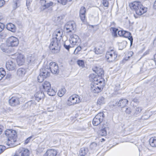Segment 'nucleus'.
<instances>
[{
    "label": "nucleus",
    "instance_id": "nucleus-50",
    "mask_svg": "<svg viewBox=\"0 0 156 156\" xmlns=\"http://www.w3.org/2000/svg\"><path fill=\"white\" fill-rule=\"evenodd\" d=\"M1 17L0 16V19ZM5 25L4 24L0 22V32H2L4 28Z\"/></svg>",
    "mask_w": 156,
    "mask_h": 156
},
{
    "label": "nucleus",
    "instance_id": "nucleus-2",
    "mask_svg": "<svg viewBox=\"0 0 156 156\" xmlns=\"http://www.w3.org/2000/svg\"><path fill=\"white\" fill-rule=\"evenodd\" d=\"M117 55V52L112 48H110L106 52L105 57L108 62H112L118 60Z\"/></svg>",
    "mask_w": 156,
    "mask_h": 156
},
{
    "label": "nucleus",
    "instance_id": "nucleus-35",
    "mask_svg": "<svg viewBox=\"0 0 156 156\" xmlns=\"http://www.w3.org/2000/svg\"><path fill=\"white\" fill-rule=\"evenodd\" d=\"M66 90L64 88L60 89L58 92V95L60 97L62 96L66 93Z\"/></svg>",
    "mask_w": 156,
    "mask_h": 156
},
{
    "label": "nucleus",
    "instance_id": "nucleus-16",
    "mask_svg": "<svg viewBox=\"0 0 156 156\" xmlns=\"http://www.w3.org/2000/svg\"><path fill=\"white\" fill-rule=\"evenodd\" d=\"M50 71L48 67L46 66L40 69V74L44 76V77H47L50 75Z\"/></svg>",
    "mask_w": 156,
    "mask_h": 156
},
{
    "label": "nucleus",
    "instance_id": "nucleus-28",
    "mask_svg": "<svg viewBox=\"0 0 156 156\" xmlns=\"http://www.w3.org/2000/svg\"><path fill=\"white\" fill-rule=\"evenodd\" d=\"M7 29L13 32H14L16 31V27L14 24L11 23H8L6 26Z\"/></svg>",
    "mask_w": 156,
    "mask_h": 156
},
{
    "label": "nucleus",
    "instance_id": "nucleus-19",
    "mask_svg": "<svg viewBox=\"0 0 156 156\" xmlns=\"http://www.w3.org/2000/svg\"><path fill=\"white\" fill-rule=\"evenodd\" d=\"M65 27L67 32H71L72 30H74L75 27V24L73 22H69L66 24Z\"/></svg>",
    "mask_w": 156,
    "mask_h": 156
},
{
    "label": "nucleus",
    "instance_id": "nucleus-20",
    "mask_svg": "<svg viewBox=\"0 0 156 156\" xmlns=\"http://www.w3.org/2000/svg\"><path fill=\"white\" fill-rule=\"evenodd\" d=\"M27 61L30 65H33L37 63V59L34 55L30 54L27 56Z\"/></svg>",
    "mask_w": 156,
    "mask_h": 156
},
{
    "label": "nucleus",
    "instance_id": "nucleus-17",
    "mask_svg": "<svg viewBox=\"0 0 156 156\" xmlns=\"http://www.w3.org/2000/svg\"><path fill=\"white\" fill-rule=\"evenodd\" d=\"M9 105L12 106H15L20 104L19 98L17 97H12L9 99Z\"/></svg>",
    "mask_w": 156,
    "mask_h": 156
},
{
    "label": "nucleus",
    "instance_id": "nucleus-54",
    "mask_svg": "<svg viewBox=\"0 0 156 156\" xmlns=\"http://www.w3.org/2000/svg\"><path fill=\"white\" fill-rule=\"evenodd\" d=\"M32 136H31L28 138L25 141V144H27L29 142L30 140L32 138Z\"/></svg>",
    "mask_w": 156,
    "mask_h": 156
},
{
    "label": "nucleus",
    "instance_id": "nucleus-45",
    "mask_svg": "<svg viewBox=\"0 0 156 156\" xmlns=\"http://www.w3.org/2000/svg\"><path fill=\"white\" fill-rule=\"evenodd\" d=\"M46 2H47L46 0H40V3L42 6L41 8L42 10V9L44 8V6L46 5Z\"/></svg>",
    "mask_w": 156,
    "mask_h": 156
},
{
    "label": "nucleus",
    "instance_id": "nucleus-47",
    "mask_svg": "<svg viewBox=\"0 0 156 156\" xmlns=\"http://www.w3.org/2000/svg\"><path fill=\"white\" fill-rule=\"evenodd\" d=\"M26 5L28 9L29 8L31 2H32V0H26Z\"/></svg>",
    "mask_w": 156,
    "mask_h": 156
},
{
    "label": "nucleus",
    "instance_id": "nucleus-25",
    "mask_svg": "<svg viewBox=\"0 0 156 156\" xmlns=\"http://www.w3.org/2000/svg\"><path fill=\"white\" fill-rule=\"evenodd\" d=\"M57 154V151L55 149H49L47 150L43 156H56Z\"/></svg>",
    "mask_w": 156,
    "mask_h": 156
},
{
    "label": "nucleus",
    "instance_id": "nucleus-30",
    "mask_svg": "<svg viewBox=\"0 0 156 156\" xmlns=\"http://www.w3.org/2000/svg\"><path fill=\"white\" fill-rule=\"evenodd\" d=\"M26 72V71L25 69L20 68L17 70V74L20 77H22L24 76Z\"/></svg>",
    "mask_w": 156,
    "mask_h": 156
},
{
    "label": "nucleus",
    "instance_id": "nucleus-22",
    "mask_svg": "<svg viewBox=\"0 0 156 156\" xmlns=\"http://www.w3.org/2000/svg\"><path fill=\"white\" fill-rule=\"evenodd\" d=\"M102 129L99 131L98 134L99 136H104L107 135V129H108L107 125L105 123L104 124H103Z\"/></svg>",
    "mask_w": 156,
    "mask_h": 156
},
{
    "label": "nucleus",
    "instance_id": "nucleus-36",
    "mask_svg": "<svg viewBox=\"0 0 156 156\" xmlns=\"http://www.w3.org/2000/svg\"><path fill=\"white\" fill-rule=\"evenodd\" d=\"M6 72L5 70L2 68L0 69V80L6 75Z\"/></svg>",
    "mask_w": 156,
    "mask_h": 156
},
{
    "label": "nucleus",
    "instance_id": "nucleus-64",
    "mask_svg": "<svg viewBox=\"0 0 156 156\" xmlns=\"http://www.w3.org/2000/svg\"><path fill=\"white\" fill-rule=\"evenodd\" d=\"M14 156H20L19 155H18L17 154H16V155H14Z\"/></svg>",
    "mask_w": 156,
    "mask_h": 156
},
{
    "label": "nucleus",
    "instance_id": "nucleus-61",
    "mask_svg": "<svg viewBox=\"0 0 156 156\" xmlns=\"http://www.w3.org/2000/svg\"><path fill=\"white\" fill-rule=\"evenodd\" d=\"M69 41H66L64 43V44H66L67 45H69Z\"/></svg>",
    "mask_w": 156,
    "mask_h": 156
},
{
    "label": "nucleus",
    "instance_id": "nucleus-3",
    "mask_svg": "<svg viewBox=\"0 0 156 156\" xmlns=\"http://www.w3.org/2000/svg\"><path fill=\"white\" fill-rule=\"evenodd\" d=\"M60 41L52 38L51 40L49 48L51 50V52L53 54L58 53L60 51V46L59 45Z\"/></svg>",
    "mask_w": 156,
    "mask_h": 156
},
{
    "label": "nucleus",
    "instance_id": "nucleus-46",
    "mask_svg": "<svg viewBox=\"0 0 156 156\" xmlns=\"http://www.w3.org/2000/svg\"><path fill=\"white\" fill-rule=\"evenodd\" d=\"M6 149V147L4 146L0 145V154L3 152Z\"/></svg>",
    "mask_w": 156,
    "mask_h": 156
},
{
    "label": "nucleus",
    "instance_id": "nucleus-44",
    "mask_svg": "<svg viewBox=\"0 0 156 156\" xmlns=\"http://www.w3.org/2000/svg\"><path fill=\"white\" fill-rule=\"evenodd\" d=\"M77 63L80 66L83 67L84 66V62L82 60H78L77 61Z\"/></svg>",
    "mask_w": 156,
    "mask_h": 156
},
{
    "label": "nucleus",
    "instance_id": "nucleus-41",
    "mask_svg": "<svg viewBox=\"0 0 156 156\" xmlns=\"http://www.w3.org/2000/svg\"><path fill=\"white\" fill-rule=\"evenodd\" d=\"M72 0H58V2L62 5H65L67 2H70Z\"/></svg>",
    "mask_w": 156,
    "mask_h": 156
},
{
    "label": "nucleus",
    "instance_id": "nucleus-48",
    "mask_svg": "<svg viewBox=\"0 0 156 156\" xmlns=\"http://www.w3.org/2000/svg\"><path fill=\"white\" fill-rule=\"evenodd\" d=\"M95 52L96 54H101L102 52V50L100 49L99 48H95Z\"/></svg>",
    "mask_w": 156,
    "mask_h": 156
},
{
    "label": "nucleus",
    "instance_id": "nucleus-40",
    "mask_svg": "<svg viewBox=\"0 0 156 156\" xmlns=\"http://www.w3.org/2000/svg\"><path fill=\"white\" fill-rule=\"evenodd\" d=\"M17 62L19 65L21 66L23 65L24 62V60L23 58H22L21 59L18 58L17 59Z\"/></svg>",
    "mask_w": 156,
    "mask_h": 156
},
{
    "label": "nucleus",
    "instance_id": "nucleus-8",
    "mask_svg": "<svg viewBox=\"0 0 156 156\" xmlns=\"http://www.w3.org/2000/svg\"><path fill=\"white\" fill-rule=\"evenodd\" d=\"M6 43L9 45L11 47H16L18 46L19 42L18 38L12 36L7 39Z\"/></svg>",
    "mask_w": 156,
    "mask_h": 156
},
{
    "label": "nucleus",
    "instance_id": "nucleus-57",
    "mask_svg": "<svg viewBox=\"0 0 156 156\" xmlns=\"http://www.w3.org/2000/svg\"><path fill=\"white\" fill-rule=\"evenodd\" d=\"M112 29L114 34H116L118 30V29L115 28H112Z\"/></svg>",
    "mask_w": 156,
    "mask_h": 156
},
{
    "label": "nucleus",
    "instance_id": "nucleus-49",
    "mask_svg": "<svg viewBox=\"0 0 156 156\" xmlns=\"http://www.w3.org/2000/svg\"><path fill=\"white\" fill-rule=\"evenodd\" d=\"M80 16L82 21L84 22L85 19V14H80Z\"/></svg>",
    "mask_w": 156,
    "mask_h": 156
},
{
    "label": "nucleus",
    "instance_id": "nucleus-9",
    "mask_svg": "<svg viewBox=\"0 0 156 156\" xmlns=\"http://www.w3.org/2000/svg\"><path fill=\"white\" fill-rule=\"evenodd\" d=\"M15 136L14 135L8 138L7 141L6 142L7 145L11 147H14L17 145V144H15L16 141V136Z\"/></svg>",
    "mask_w": 156,
    "mask_h": 156
},
{
    "label": "nucleus",
    "instance_id": "nucleus-1",
    "mask_svg": "<svg viewBox=\"0 0 156 156\" xmlns=\"http://www.w3.org/2000/svg\"><path fill=\"white\" fill-rule=\"evenodd\" d=\"M129 6L130 8L139 15H141L147 11V8L144 7L139 2H134L131 3Z\"/></svg>",
    "mask_w": 156,
    "mask_h": 156
},
{
    "label": "nucleus",
    "instance_id": "nucleus-51",
    "mask_svg": "<svg viewBox=\"0 0 156 156\" xmlns=\"http://www.w3.org/2000/svg\"><path fill=\"white\" fill-rule=\"evenodd\" d=\"M132 111H131L130 108H127L126 109V110H125V112L126 114H130L131 112H132Z\"/></svg>",
    "mask_w": 156,
    "mask_h": 156
},
{
    "label": "nucleus",
    "instance_id": "nucleus-27",
    "mask_svg": "<svg viewBox=\"0 0 156 156\" xmlns=\"http://www.w3.org/2000/svg\"><path fill=\"white\" fill-rule=\"evenodd\" d=\"M5 134L8 137L12 136L13 135L16 136V130L12 129H7L5 131Z\"/></svg>",
    "mask_w": 156,
    "mask_h": 156
},
{
    "label": "nucleus",
    "instance_id": "nucleus-43",
    "mask_svg": "<svg viewBox=\"0 0 156 156\" xmlns=\"http://www.w3.org/2000/svg\"><path fill=\"white\" fill-rule=\"evenodd\" d=\"M86 12V9L84 7H81L80 9V14H85Z\"/></svg>",
    "mask_w": 156,
    "mask_h": 156
},
{
    "label": "nucleus",
    "instance_id": "nucleus-37",
    "mask_svg": "<svg viewBox=\"0 0 156 156\" xmlns=\"http://www.w3.org/2000/svg\"><path fill=\"white\" fill-rule=\"evenodd\" d=\"M53 3L52 2H47L46 5L44 6V8L42 9V10H44L46 9H48L49 7L53 5Z\"/></svg>",
    "mask_w": 156,
    "mask_h": 156
},
{
    "label": "nucleus",
    "instance_id": "nucleus-11",
    "mask_svg": "<svg viewBox=\"0 0 156 156\" xmlns=\"http://www.w3.org/2000/svg\"><path fill=\"white\" fill-rule=\"evenodd\" d=\"M50 71L53 74L57 73L58 72V66L57 64L55 62H51L49 64Z\"/></svg>",
    "mask_w": 156,
    "mask_h": 156
},
{
    "label": "nucleus",
    "instance_id": "nucleus-33",
    "mask_svg": "<svg viewBox=\"0 0 156 156\" xmlns=\"http://www.w3.org/2000/svg\"><path fill=\"white\" fill-rule=\"evenodd\" d=\"M127 44V42L126 41H123L122 42L119 43V49L122 50L125 48Z\"/></svg>",
    "mask_w": 156,
    "mask_h": 156
},
{
    "label": "nucleus",
    "instance_id": "nucleus-32",
    "mask_svg": "<svg viewBox=\"0 0 156 156\" xmlns=\"http://www.w3.org/2000/svg\"><path fill=\"white\" fill-rule=\"evenodd\" d=\"M150 145L153 147H156V137L151 138L149 140Z\"/></svg>",
    "mask_w": 156,
    "mask_h": 156
},
{
    "label": "nucleus",
    "instance_id": "nucleus-38",
    "mask_svg": "<svg viewBox=\"0 0 156 156\" xmlns=\"http://www.w3.org/2000/svg\"><path fill=\"white\" fill-rule=\"evenodd\" d=\"M150 117V115L149 112H147L144 115L141 117V119L143 120H146L148 119Z\"/></svg>",
    "mask_w": 156,
    "mask_h": 156
},
{
    "label": "nucleus",
    "instance_id": "nucleus-63",
    "mask_svg": "<svg viewBox=\"0 0 156 156\" xmlns=\"http://www.w3.org/2000/svg\"><path fill=\"white\" fill-rule=\"evenodd\" d=\"M154 9H156V0L155 1V2H154Z\"/></svg>",
    "mask_w": 156,
    "mask_h": 156
},
{
    "label": "nucleus",
    "instance_id": "nucleus-29",
    "mask_svg": "<svg viewBox=\"0 0 156 156\" xmlns=\"http://www.w3.org/2000/svg\"><path fill=\"white\" fill-rule=\"evenodd\" d=\"M98 69L97 67H95L93 69V70L97 74L99 78V76L101 77L104 75V71L101 69Z\"/></svg>",
    "mask_w": 156,
    "mask_h": 156
},
{
    "label": "nucleus",
    "instance_id": "nucleus-10",
    "mask_svg": "<svg viewBox=\"0 0 156 156\" xmlns=\"http://www.w3.org/2000/svg\"><path fill=\"white\" fill-rule=\"evenodd\" d=\"M80 41L79 37L76 35H72L69 39V42L72 47L75 45H78Z\"/></svg>",
    "mask_w": 156,
    "mask_h": 156
},
{
    "label": "nucleus",
    "instance_id": "nucleus-18",
    "mask_svg": "<svg viewBox=\"0 0 156 156\" xmlns=\"http://www.w3.org/2000/svg\"><path fill=\"white\" fill-rule=\"evenodd\" d=\"M0 48L3 52L6 53H9L12 51L11 47L7 43L6 44H2L0 45Z\"/></svg>",
    "mask_w": 156,
    "mask_h": 156
},
{
    "label": "nucleus",
    "instance_id": "nucleus-34",
    "mask_svg": "<svg viewBox=\"0 0 156 156\" xmlns=\"http://www.w3.org/2000/svg\"><path fill=\"white\" fill-rule=\"evenodd\" d=\"M90 148L91 150H97L98 148V147L96 143L93 142L90 145Z\"/></svg>",
    "mask_w": 156,
    "mask_h": 156
},
{
    "label": "nucleus",
    "instance_id": "nucleus-59",
    "mask_svg": "<svg viewBox=\"0 0 156 156\" xmlns=\"http://www.w3.org/2000/svg\"><path fill=\"white\" fill-rule=\"evenodd\" d=\"M93 80H94V82L95 83H97L99 80L98 78V77H94Z\"/></svg>",
    "mask_w": 156,
    "mask_h": 156
},
{
    "label": "nucleus",
    "instance_id": "nucleus-56",
    "mask_svg": "<svg viewBox=\"0 0 156 156\" xmlns=\"http://www.w3.org/2000/svg\"><path fill=\"white\" fill-rule=\"evenodd\" d=\"M5 3V1L4 0H0V7L3 6Z\"/></svg>",
    "mask_w": 156,
    "mask_h": 156
},
{
    "label": "nucleus",
    "instance_id": "nucleus-5",
    "mask_svg": "<svg viewBox=\"0 0 156 156\" xmlns=\"http://www.w3.org/2000/svg\"><path fill=\"white\" fill-rule=\"evenodd\" d=\"M105 115L102 112L97 114L93 120V124L94 126H97L102 122L104 119Z\"/></svg>",
    "mask_w": 156,
    "mask_h": 156
},
{
    "label": "nucleus",
    "instance_id": "nucleus-60",
    "mask_svg": "<svg viewBox=\"0 0 156 156\" xmlns=\"http://www.w3.org/2000/svg\"><path fill=\"white\" fill-rule=\"evenodd\" d=\"M133 52L132 51H130L129 53V54L130 55V56H129L128 57V58H129L130 57V56H132V55H133Z\"/></svg>",
    "mask_w": 156,
    "mask_h": 156
},
{
    "label": "nucleus",
    "instance_id": "nucleus-13",
    "mask_svg": "<svg viewBox=\"0 0 156 156\" xmlns=\"http://www.w3.org/2000/svg\"><path fill=\"white\" fill-rule=\"evenodd\" d=\"M62 30L61 29H56L53 33V38L58 39V41H60L62 38Z\"/></svg>",
    "mask_w": 156,
    "mask_h": 156
},
{
    "label": "nucleus",
    "instance_id": "nucleus-31",
    "mask_svg": "<svg viewBox=\"0 0 156 156\" xmlns=\"http://www.w3.org/2000/svg\"><path fill=\"white\" fill-rule=\"evenodd\" d=\"M106 102L105 98L103 96L100 97L97 101V105H100L105 104Z\"/></svg>",
    "mask_w": 156,
    "mask_h": 156
},
{
    "label": "nucleus",
    "instance_id": "nucleus-21",
    "mask_svg": "<svg viewBox=\"0 0 156 156\" xmlns=\"http://www.w3.org/2000/svg\"><path fill=\"white\" fill-rule=\"evenodd\" d=\"M142 110V108L140 107L134 106L132 110V113L133 115L137 116L140 114Z\"/></svg>",
    "mask_w": 156,
    "mask_h": 156
},
{
    "label": "nucleus",
    "instance_id": "nucleus-7",
    "mask_svg": "<svg viewBox=\"0 0 156 156\" xmlns=\"http://www.w3.org/2000/svg\"><path fill=\"white\" fill-rule=\"evenodd\" d=\"M118 34L120 36H122L124 37L128 38V39L130 41V46L133 44V38L131 36V34L130 32L124 30H119L118 32Z\"/></svg>",
    "mask_w": 156,
    "mask_h": 156
},
{
    "label": "nucleus",
    "instance_id": "nucleus-55",
    "mask_svg": "<svg viewBox=\"0 0 156 156\" xmlns=\"http://www.w3.org/2000/svg\"><path fill=\"white\" fill-rule=\"evenodd\" d=\"M12 76L11 74L9 73L6 75V78L7 79L11 78L12 77Z\"/></svg>",
    "mask_w": 156,
    "mask_h": 156
},
{
    "label": "nucleus",
    "instance_id": "nucleus-53",
    "mask_svg": "<svg viewBox=\"0 0 156 156\" xmlns=\"http://www.w3.org/2000/svg\"><path fill=\"white\" fill-rule=\"evenodd\" d=\"M64 47L67 50H69L70 48L72 46H71L70 45H67L66 44H64Z\"/></svg>",
    "mask_w": 156,
    "mask_h": 156
},
{
    "label": "nucleus",
    "instance_id": "nucleus-26",
    "mask_svg": "<svg viewBox=\"0 0 156 156\" xmlns=\"http://www.w3.org/2000/svg\"><path fill=\"white\" fill-rule=\"evenodd\" d=\"M89 154L88 149L87 147L82 148L79 151V154L81 156H85L87 155H88Z\"/></svg>",
    "mask_w": 156,
    "mask_h": 156
},
{
    "label": "nucleus",
    "instance_id": "nucleus-58",
    "mask_svg": "<svg viewBox=\"0 0 156 156\" xmlns=\"http://www.w3.org/2000/svg\"><path fill=\"white\" fill-rule=\"evenodd\" d=\"M15 5L16 6V8L20 6V4L19 1H17L15 2Z\"/></svg>",
    "mask_w": 156,
    "mask_h": 156
},
{
    "label": "nucleus",
    "instance_id": "nucleus-23",
    "mask_svg": "<svg viewBox=\"0 0 156 156\" xmlns=\"http://www.w3.org/2000/svg\"><path fill=\"white\" fill-rule=\"evenodd\" d=\"M34 96L36 100L38 102L43 99L45 96L44 93L41 91L37 92L35 94Z\"/></svg>",
    "mask_w": 156,
    "mask_h": 156
},
{
    "label": "nucleus",
    "instance_id": "nucleus-39",
    "mask_svg": "<svg viewBox=\"0 0 156 156\" xmlns=\"http://www.w3.org/2000/svg\"><path fill=\"white\" fill-rule=\"evenodd\" d=\"M47 77H44V76L40 74V73L39 75L37 77V81L41 83L43 81L44 79H45Z\"/></svg>",
    "mask_w": 156,
    "mask_h": 156
},
{
    "label": "nucleus",
    "instance_id": "nucleus-15",
    "mask_svg": "<svg viewBox=\"0 0 156 156\" xmlns=\"http://www.w3.org/2000/svg\"><path fill=\"white\" fill-rule=\"evenodd\" d=\"M128 101L126 99H122L120 100L119 102H116L114 106H118L119 107L123 108L126 106L128 104Z\"/></svg>",
    "mask_w": 156,
    "mask_h": 156
},
{
    "label": "nucleus",
    "instance_id": "nucleus-42",
    "mask_svg": "<svg viewBox=\"0 0 156 156\" xmlns=\"http://www.w3.org/2000/svg\"><path fill=\"white\" fill-rule=\"evenodd\" d=\"M103 5L105 7H108L109 5V3L107 0H102L101 1Z\"/></svg>",
    "mask_w": 156,
    "mask_h": 156
},
{
    "label": "nucleus",
    "instance_id": "nucleus-52",
    "mask_svg": "<svg viewBox=\"0 0 156 156\" xmlns=\"http://www.w3.org/2000/svg\"><path fill=\"white\" fill-rule=\"evenodd\" d=\"M81 49V47L80 46L77 47L75 50L74 53H77L78 52L80 51Z\"/></svg>",
    "mask_w": 156,
    "mask_h": 156
},
{
    "label": "nucleus",
    "instance_id": "nucleus-6",
    "mask_svg": "<svg viewBox=\"0 0 156 156\" xmlns=\"http://www.w3.org/2000/svg\"><path fill=\"white\" fill-rule=\"evenodd\" d=\"M80 102V97L76 94L70 96L68 99L67 104L69 105H74Z\"/></svg>",
    "mask_w": 156,
    "mask_h": 156
},
{
    "label": "nucleus",
    "instance_id": "nucleus-24",
    "mask_svg": "<svg viewBox=\"0 0 156 156\" xmlns=\"http://www.w3.org/2000/svg\"><path fill=\"white\" fill-rule=\"evenodd\" d=\"M19 155L20 156H29L30 152L29 150L24 148H21L19 150Z\"/></svg>",
    "mask_w": 156,
    "mask_h": 156
},
{
    "label": "nucleus",
    "instance_id": "nucleus-62",
    "mask_svg": "<svg viewBox=\"0 0 156 156\" xmlns=\"http://www.w3.org/2000/svg\"><path fill=\"white\" fill-rule=\"evenodd\" d=\"M3 126L2 125H0V134L1 133L2 130Z\"/></svg>",
    "mask_w": 156,
    "mask_h": 156
},
{
    "label": "nucleus",
    "instance_id": "nucleus-12",
    "mask_svg": "<svg viewBox=\"0 0 156 156\" xmlns=\"http://www.w3.org/2000/svg\"><path fill=\"white\" fill-rule=\"evenodd\" d=\"M6 67L7 69L9 71H12L16 69V65L15 62L12 60H9L6 63Z\"/></svg>",
    "mask_w": 156,
    "mask_h": 156
},
{
    "label": "nucleus",
    "instance_id": "nucleus-4",
    "mask_svg": "<svg viewBox=\"0 0 156 156\" xmlns=\"http://www.w3.org/2000/svg\"><path fill=\"white\" fill-rule=\"evenodd\" d=\"M41 89H43L44 91H46L49 96H53L55 94V92L51 88V85L50 83L47 81L43 83L40 86Z\"/></svg>",
    "mask_w": 156,
    "mask_h": 156
},
{
    "label": "nucleus",
    "instance_id": "nucleus-14",
    "mask_svg": "<svg viewBox=\"0 0 156 156\" xmlns=\"http://www.w3.org/2000/svg\"><path fill=\"white\" fill-rule=\"evenodd\" d=\"M98 83H102L101 81L100 80H99L97 83H94L96 84V85H91V91H92L94 93H98L100 92L102 90V89H101V87H99L96 85L98 84Z\"/></svg>",
    "mask_w": 156,
    "mask_h": 156
}]
</instances>
